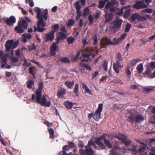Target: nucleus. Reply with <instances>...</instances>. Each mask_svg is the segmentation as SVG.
I'll use <instances>...</instances> for the list:
<instances>
[{
  "instance_id": "obj_1",
  "label": "nucleus",
  "mask_w": 155,
  "mask_h": 155,
  "mask_svg": "<svg viewBox=\"0 0 155 155\" xmlns=\"http://www.w3.org/2000/svg\"><path fill=\"white\" fill-rule=\"evenodd\" d=\"M44 83L42 82H40L38 84V89L36 91L35 96L33 94L32 95L31 100L33 102H36L41 105L45 107H49L51 105V102L47 101L45 97L43 96L42 97V91Z\"/></svg>"
},
{
  "instance_id": "obj_2",
  "label": "nucleus",
  "mask_w": 155,
  "mask_h": 155,
  "mask_svg": "<svg viewBox=\"0 0 155 155\" xmlns=\"http://www.w3.org/2000/svg\"><path fill=\"white\" fill-rule=\"evenodd\" d=\"M144 119V117L141 115H136L134 113L131 112L130 115L128 116L127 120L133 124L134 121L136 123L139 122L143 120Z\"/></svg>"
},
{
  "instance_id": "obj_3",
  "label": "nucleus",
  "mask_w": 155,
  "mask_h": 155,
  "mask_svg": "<svg viewBox=\"0 0 155 155\" xmlns=\"http://www.w3.org/2000/svg\"><path fill=\"white\" fill-rule=\"evenodd\" d=\"M121 41L119 38L117 39L116 38H114L112 41L110 39L106 38L102 41L101 45L103 48H105L108 45H117Z\"/></svg>"
},
{
  "instance_id": "obj_4",
  "label": "nucleus",
  "mask_w": 155,
  "mask_h": 155,
  "mask_svg": "<svg viewBox=\"0 0 155 155\" xmlns=\"http://www.w3.org/2000/svg\"><path fill=\"white\" fill-rule=\"evenodd\" d=\"M19 43L18 41H16L14 42L13 40H8L6 41L5 45L6 51L8 52H10L12 47L13 49H15L18 45Z\"/></svg>"
},
{
  "instance_id": "obj_5",
  "label": "nucleus",
  "mask_w": 155,
  "mask_h": 155,
  "mask_svg": "<svg viewBox=\"0 0 155 155\" xmlns=\"http://www.w3.org/2000/svg\"><path fill=\"white\" fill-rule=\"evenodd\" d=\"M123 21L121 19H119L117 18L112 23L111 28L116 32L118 31L121 28L122 24Z\"/></svg>"
},
{
  "instance_id": "obj_6",
  "label": "nucleus",
  "mask_w": 155,
  "mask_h": 155,
  "mask_svg": "<svg viewBox=\"0 0 155 155\" xmlns=\"http://www.w3.org/2000/svg\"><path fill=\"white\" fill-rule=\"evenodd\" d=\"M34 11L37 12V18L38 20H40L41 19H43L46 21L47 19V15H48V12L47 10H46L45 12H43L42 13H44L43 15L41 14V10L40 8L35 7L34 9Z\"/></svg>"
},
{
  "instance_id": "obj_7",
  "label": "nucleus",
  "mask_w": 155,
  "mask_h": 155,
  "mask_svg": "<svg viewBox=\"0 0 155 155\" xmlns=\"http://www.w3.org/2000/svg\"><path fill=\"white\" fill-rule=\"evenodd\" d=\"M114 137L120 140L126 146L130 145L131 141L130 140H127V137L124 135L119 134L114 136Z\"/></svg>"
},
{
  "instance_id": "obj_8",
  "label": "nucleus",
  "mask_w": 155,
  "mask_h": 155,
  "mask_svg": "<svg viewBox=\"0 0 155 155\" xmlns=\"http://www.w3.org/2000/svg\"><path fill=\"white\" fill-rule=\"evenodd\" d=\"M103 104L102 103L99 104L95 113H94L93 118L97 121L99 120L101 117V113L103 110Z\"/></svg>"
},
{
  "instance_id": "obj_9",
  "label": "nucleus",
  "mask_w": 155,
  "mask_h": 155,
  "mask_svg": "<svg viewBox=\"0 0 155 155\" xmlns=\"http://www.w3.org/2000/svg\"><path fill=\"white\" fill-rule=\"evenodd\" d=\"M38 31L39 32H42L43 31L46 29L44 28H41V27L42 28L45 26L46 23H44L43 19H41L40 20H38L37 22Z\"/></svg>"
},
{
  "instance_id": "obj_10",
  "label": "nucleus",
  "mask_w": 155,
  "mask_h": 155,
  "mask_svg": "<svg viewBox=\"0 0 155 155\" xmlns=\"http://www.w3.org/2000/svg\"><path fill=\"white\" fill-rule=\"evenodd\" d=\"M107 134H104L100 138L101 140H103L104 144L109 148H112V146L108 140H107L106 138Z\"/></svg>"
},
{
  "instance_id": "obj_11",
  "label": "nucleus",
  "mask_w": 155,
  "mask_h": 155,
  "mask_svg": "<svg viewBox=\"0 0 155 155\" xmlns=\"http://www.w3.org/2000/svg\"><path fill=\"white\" fill-rule=\"evenodd\" d=\"M5 21L7 25L8 26L12 25L16 22V19L15 17L12 16L9 18H6Z\"/></svg>"
},
{
  "instance_id": "obj_12",
  "label": "nucleus",
  "mask_w": 155,
  "mask_h": 155,
  "mask_svg": "<svg viewBox=\"0 0 155 155\" xmlns=\"http://www.w3.org/2000/svg\"><path fill=\"white\" fill-rule=\"evenodd\" d=\"M134 8L139 9L140 8H145L147 7V5L144 4L143 1L137 2L134 6Z\"/></svg>"
},
{
  "instance_id": "obj_13",
  "label": "nucleus",
  "mask_w": 155,
  "mask_h": 155,
  "mask_svg": "<svg viewBox=\"0 0 155 155\" xmlns=\"http://www.w3.org/2000/svg\"><path fill=\"white\" fill-rule=\"evenodd\" d=\"M54 34L53 33H51V32H50L49 33H48L45 35V42H47L49 41H52L54 39Z\"/></svg>"
},
{
  "instance_id": "obj_14",
  "label": "nucleus",
  "mask_w": 155,
  "mask_h": 155,
  "mask_svg": "<svg viewBox=\"0 0 155 155\" xmlns=\"http://www.w3.org/2000/svg\"><path fill=\"white\" fill-rule=\"evenodd\" d=\"M57 44L54 43L51 46L50 50V53L51 55L55 56L56 54V51L57 50Z\"/></svg>"
},
{
  "instance_id": "obj_15",
  "label": "nucleus",
  "mask_w": 155,
  "mask_h": 155,
  "mask_svg": "<svg viewBox=\"0 0 155 155\" xmlns=\"http://www.w3.org/2000/svg\"><path fill=\"white\" fill-rule=\"evenodd\" d=\"M123 67L120 64V65L118 64V63H114L113 64V69L115 73L118 74L120 71V69H122Z\"/></svg>"
},
{
  "instance_id": "obj_16",
  "label": "nucleus",
  "mask_w": 155,
  "mask_h": 155,
  "mask_svg": "<svg viewBox=\"0 0 155 155\" xmlns=\"http://www.w3.org/2000/svg\"><path fill=\"white\" fill-rule=\"evenodd\" d=\"M15 30L18 33L21 34L25 32L24 29L21 25L20 22H18V25L15 27Z\"/></svg>"
},
{
  "instance_id": "obj_17",
  "label": "nucleus",
  "mask_w": 155,
  "mask_h": 155,
  "mask_svg": "<svg viewBox=\"0 0 155 155\" xmlns=\"http://www.w3.org/2000/svg\"><path fill=\"white\" fill-rule=\"evenodd\" d=\"M70 150L68 145L64 146L62 147V151H60L59 154V155H67L66 151H69Z\"/></svg>"
},
{
  "instance_id": "obj_18",
  "label": "nucleus",
  "mask_w": 155,
  "mask_h": 155,
  "mask_svg": "<svg viewBox=\"0 0 155 155\" xmlns=\"http://www.w3.org/2000/svg\"><path fill=\"white\" fill-rule=\"evenodd\" d=\"M105 19L104 21V23L105 24L108 23L113 19V14L111 13H106L105 15Z\"/></svg>"
},
{
  "instance_id": "obj_19",
  "label": "nucleus",
  "mask_w": 155,
  "mask_h": 155,
  "mask_svg": "<svg viewBox=\"0 0 155 155\" xmlns=\"http://www.w3.org/2000/svg\"><path fill=\"white\" fill-rule=\"evenodd\" d=\"M101 140L100 137L98 138L95 141L96 143L99 146L101 149H105L106 147L103 143L101 142Z\"/></svg>"
},
{
  "instance_id": "obj_20",
  "label": "nucleus",
  "mask_w": 155,
  "mask_h": 155,
  "mask_svg": "<svg viewBox=\"0 0 155 155\" xmlns=\"http://www.w3.org/2000/svg\"><path fill=\"white\" fill-rule=\"evenodd\" d=\"M81 55L83 58H88L89 59L91 58H93L95 56V55L94 54L89 52H87V53H83Z\"/></svg>"
},
{
  "instance_id": "obj_21",
  "label": "nucleus",
  "mask_w": 155,
  "mask_h": 155,
  "mask_svg": "<svg viewBox=\"0 0 155 155\" xmlns=\"http://www.w3.org/2000/svg\"><path fill=\"white\" fill-rule=\"evenodd\" d=\"M85 147L86 152L88 153H87V155H95L94 151L92 149L91 147L88 146V144L87 146H85Z\"/></svg>"
},
{
  "instance_id": "obj_22",
  "label": "nucleus",
  "mask_w": 155,
  "mask_h": 155,
  "mask_svg": "<svg viewBox=\"0 0 155 155\" xmlns=\"http://www.w3.org/2000/svg\"><path fill=\"white\" fill-rule=\"evenodd\" d=\"M32 38L31 35L30 34H28L26 35L25 34L22 35V41L24 43L27 42V39H30Z\"/></svg>"
},
{
  "instance_id": "obj_23",
  "label": "nucleus",
  "mask_w": 155,
  "mask_h": 155,
  "mask_svg": "<svg viewBox=\"0 0 155 155\" xmlns=\"http://www.w3.org/2000/svg\"><path fill=\"white\" fill-rule=\"evenodd\" d=\"M66 94V90L64 88H61L60 90H58L57 93V95L58 97H61L64 95Z\"/></svg>"
},
{
  "instance_id": "obj_24",
  "label": "nucleus",
  "mask_w": 155,
  "mask_h": 155,
  "mask_svg": "<svg viewBox=\"0 0 155 155\" xmlns=\"http://www.w3.org/2000/svg\"><path fill=\"white\" fill-rule=\"evenodd\" d=\"M1 59L2 60L1 62L2 63L1 67L2 68H3L5 66L6 64L7 63V58L5 56L3 55Z\"/></svg>"
},
{
  "instance_id": "obj_25",
  "label": "nucleus",
  "mask_w": 155,
  "mask_h": 155,
  "mask_svg": "<svg viewBox=\"0 0 155 155\" xmlns=\"http://www.w3.org/2000/svg\"><path fill=\"white\" fill-rule=\"evenodd\" d=\"M60 61L61 63H69L71 62V60L67 57L60 58L58 61Z\"/></svg>"
},
{
  "instance_id": "obj_26",
  "label": "nucleus",
  "mask_w": 155,
  "mask_h": 155,
  "mask_svg": "<svg viewBox=\"0 0 155 155\" xmlns=\"http://www.w3.org/2000/svg\"><path fill=\"white\" fill-rule=\"evenodd\" d=\"M19 22H20L21 25V26L22 27H23L22 28L24 30H26L27 29L28 26V24L25 19H23L21 21H19Z\"/></svg>"
},
{
  "instance_id": "obj_27",
  "label": "nucleus",
  "mask_w": 155,
  "mask_h": 155,
  "mask_svg": "<svg viewBox=\"0 0 155 155\" xmlns=\"http://www.w3.org/2000/svg\"><path fill=\"white\" fill-rule=\"evenodd\" d=\"M116 63H118V64L120 65V62L122 61L123 59L122 58L120 53L119 52L117 53L116 55Z\"/></svg>"
},
{
  "instance_id": "obj_28",
  "label": "nucleus",
  "mask_w": 155,
  "mask_h": 155,
  "mask_svg": "<svg viewBox=\"0 0 155 155\" xmlns=\"http://www.w3.org/2000/svg\"><path fill=\"white\" fill-rule=\"evenodd\" d=\"M64 104L67 108L69 109H71L73 105L72 102L69 101L64 102Z\"/></svg>"
},
{
  "instance_id": "obj_29",
  "label": "nucleus",
  "mask_w": 155,
  "mask_h": 155,
  "mask_svg": "<svg viewBox=\"0 0 155 155\" xmlns=\"http://www.w3.org/2000/svg\"><path fill=\"white\" fill-rule=\"evenodd\" d=\"M65 85L67 86L69 89H71L72 87L73 86L74 82L73 81H66L65 82Z\"/></svg>"
},
{
  "instance_id": "obj_30",
  "label": "nucleus",
  "mask_w": 155,
  "mask_h": 155,
  "mask_svg": "<svg viewBox=\"0 0 155 155\" xmlns=\"http://www.w3.org/2000/svg\"><path fill=\"white\" fill-rule=\"evenodd\" d=\"M82 87L83 89L85 90V92L87 93H89V94L92 95L91 93V91L89 89L87 86L84 84H83L82 85Z\"/></svg>"
},
{
  "instance_id": "obj_31",
  "label": "nucleus",
  "mask_w": 155,
  "mask_h": 155,
  "mask_svg": "<svg viewBox=\"0 0 155 155\" xmlns=\"http://www.w3.org/2000/svg\"><path fill=\"white\" fill-rule=\"evenodd\" d=\"M108 1L109 0H101L99 2L98 8H103L106 2Z\"/></svg>"
},
{
  "instance_id": "obj_32",
  "label": "nucleus",
  "mask_w": 155,
  "mask_h": 155,
  "mask_svg": "<svg viewBox=\"0 0 155 155\" xmlns=\"http://www.w3.org/2000/svg\"><path fill=\"white\" fill-rule=\"evenodd\" d=\"M137 73L140 74L142 73L143 70V65L140 63L138 65L137 67Z\"/></svg>"
},
{
  "instance_id": "obj_33",
  "label": "nucleus",
  "mask_w": 155,
  "mask_h": 155,
  "mask_svg": "<svg viewBox=\"0 0 155 155\" xmlns=\"http://www.w3.org/2000/svg\"><path fill=\"white\" fill-rule=\"evenodd\" d=\"M80 65L82 67L85 68L87 70H89V71H92V69L91 67L87 64H85L81 62L80 64Z\"/></svg>"
},
{
  "instance_id": "obj_34",
  "label": "nucleus",
  "mask_w": 155,
  "mask_h": 155,
  "mask_svg": "<svg viewBox=\"0 0 155 155\" xmlns=\"http://www.w3.org/2000/svg\"><path fill=\"white\" fill-rule=\"evenodd\" d=\"M78 90L79 85L77 83L75 84L74 87V90L73 91L77 97L79 96Z\"/></svg>"
},
{
  "instance_id": "obj_35",
  "label": "nucleus",
  "mask_w": 155,
  "mask_h": 155,
  "mask_svg": "<svg viewBox=\"0 0 155 155\" xmlns=\"http://www.w3.org/2000/svg\"><path fill=\"white\" fill-rule=\"evenodd\" d=\"M59 25L58 24H56L54 25L52 27V30L51 31V33L54 34L55 32L57 31L59 29Z\"/></svg>"
},
{
  "instance_id": "obj_36",
  "label": "nucleus",
  "mask_w": 155,
  "mask_h": 155,
  "mask_svg": "<svg viewBox=\"0 0 155 155\" xmlns=\"http://www.w3.org/2000/svg\"><path fill=\"white\" fill-rule=\"evenodd\" d=\"M49 133L50 135V137L51 139H53L54 138V131L53 128H49L48 129Z\"/></svg>"
},
{
  "instance_id": "obj_37",
  "label": "nucleus",
  "mask_w": 155,
  "mask_h": 155,
  "mask_svg": "<svg viewBox=\"0 0 155 155\" xmlns=\"http://www.w3.org/2000/svg\"><path fill=\"white\" fill-rule=\"evenodd\" d=\"M74 6L77 10H80L81 6L80 5V3L78 1H77L74 4Z\"/></svg>"
},
{
  "instance_id": "obj_38",
  "label": "nucleus",
  "mask_w": 155,
  "mask_h": 155,
  "mask_svg": "<svg viewBox=\"0 0 155 155\" xmlns=\"http://www.w3.org/2000/svg\"><path fill=\"white\" fill-rule=\"evenodd\" d=\"M24 63L23 64L22 66L24 67L25 69H26L31 64L28 62L26 59L24 60Z\"/></svg>"
},
{
  "instance_id": "obj_39",
  "label": "nucleus",
  "mask_w": 155,
  "mask_h": 155,
  "mask_svg": "<svg viewBox=\"0 0 155 155\" xmlns=\"http://www.w3.org/2000/svg\"><path fill=\"white\" fill-rule=\"evenodd\" d=\"M139 15L137 13H134L132 15L131 19L133 21H134L137 19L138 20Z\"/></svg>"
},
{
  "instance_id": "obj_40",
  "label": "nucleus",
  "mask_w": 155,
  "mask_h": 155,
  "mask_svg": "<svg viewBox=\"0 0 155 155\" xmlns=\"http://www.w3.org/2000/svg\"><path fill=\"white\" fill-rule=\"evenodd\" d=\"M127 8V7L125 6V7H123L122 8L120 9L119 10H118L116 12L117 13V15H121L123 14V10L124 9H126Z\"/></svg>"
},
{
  "instance_id": "obj_41",
  "label": "nucleus",
  "mask_w": 155,
  "mask_h": 155,
  "mask_svg": "<svg viewBox=\"0 0 155 155\" xmlns=\"http://www.w3.org/2000/svg\"><path fill=\"white\" fill-rule=\"evenodd\" d=\"M27 87L29 89H31L32 85L34 84V82L33 80H30L27 82Z\"/></svg>"
},
{
  "instance_id": "obj_42",
  "label": "nucleus",
  "mask_w": 155,
  "mask_h": 155,
  "mask_svg": "<svg viewBox=\"0 0 155 155\" xmlns=\"http://www.w3.org/2000/svg\"><path fill=\"white\" fill-rule=\"evenodd\" d=\"M89 9L87 7L84 10L83 15L84 17H85L89 15Z\"/></svg>"
},
{
  "instance_id": "obj_43",
  "label": "nucleus",
  "mask_w": 155,
  "mask_h": 155,
  "mask_svg": "<svg viewBox=\"0 0 155 155\" xmlns=\"http://www.w3.org/2000/svg\"><path fill=\"white\" fill-rule=\"evenodd\" d=\"M74 40V38L72 36L68 37L67 39V41L70 44H72Z\"/></svg>"
},
{
  "instance_id": "obj_44",
  "label": "nucleus",
  "mask_w": 155,
  "mask_h": 155,
  "mask_svg": "<svg viewBox=\"0 0 155 155\" xmlns=\"http://www.w3.org/2000/svg\"><path fill=\"white\" fill-rule=\"evenodd\" d=\"M130 12V9H127L125 10L124 12V18H127L129 16Z\"/></svg>"
},
{
  "instance_id": "obj_45",
  "label": "nucleus",
  "mask_w": 155,
  "mask_h": 155,
  "mask_svg": "<svg viewBox=\"0 0 155 155\" xmlns=\"http://www.w3.org/2000/svg\"><path fill=\"white\" fill-rule=\"evenodd\" d=\"M64 32H59V34L60 36V37L61 38L62 40L65 39L66 38L67 35L66 34H65Z\"/></svg>"
},
{
  "instance_id": "obj_46",
  "label": "nucleus",
  "mask_w": 155,
  "mask_h": 155,
  "mask_svg": "<svg viewBox=\"0 0 155 155\" xmlns=\"http://www.w3.org/2000/svg\"><path fill=\"white\" fill-rule=\"evenodd\" d=\"M153 90V89L151 88H144L143 89V92L144 94H147L150 91Z\"/></svg>"
},
{
  "instance_id": "obj_47",
  "label": "nucleus",
  "mask_w": 155,
  "mask_h": 155,
  "mask_svg": "<svg viewBox=\"0 0 155 155\" xmlns=\"http://www.w3.org/2000/svg\"><path fill=\"white\" fill-rule=\"evenodd\" d=\"M11 62L12 64H14L17 63L18 61V58L14 57H11Z\"/></svg>"
},
{
  "instance_id": "obj_48",
  "label": "nucleus",
  "mask_w": 155,
  "mask_h": 155,
  "mask_svg": "<svg viewBox=\"0 0 155 155\" xmlns=\"http://www.w3.org/2000/svg\"><path fill=\"white\" fill-rule=\"evenodd\" d=\"M131 26V25L130 24L127 23L126 25L125 31L126 32H128L129 31Z\"/></svg>"
},
{
  "instance_id": "obj_49",
  "label": "nucleus",
  "mask_w": 155,
  "mask_h": 155,
  "mask_svg": "<svg viewBox=\"0 0 155 155\" xmlns=\"http://www.w3.org/2000/svg\"><path fill=\"white\" fill-rule=\"evenodd\" d=\"M25 2L26 4H29V5L31 7L34 6V3L32 0H25Z\"/></svg>"
},
{
  "instance_id": "obj_50",
  "label": "nucleus",
  "mask_w": 155,
  "mask_h": 155,
  "mask_svg": "<svg viewBox=\"0 0 155 155\" xmlns=\"http://www.w3.org/2000/svg\"><path fill=\"white\" fill-rule=\"evenodd\" d=\"M102 66L105 71H107V63L106 61H104Z\"/></svg>"
},
{
  "instance_id": "obj_51",
  "label": "nucleus",
  "mask_w": 155,
  "mask_h": 155,
  "mask_svg": "<svg viewBox=\"0 0 155 155\" xmlns=\"http://www.w3.org/2000/svg\"><path fill=\"white\" fill-rule=\"evenodd\" d=\"M36 48V46L35 45V44H32L31 46L28 47V50L31 51L32 50H35Z\"/></svg>"
},
{
  "instance_id": "obj_52",
  "label": "nucleus",
  "mask_w": 155,
  "mask_h": 155,
  "mask_svg": "<svg viewBox=\"0 0 155 155\" xmlns=\"http://www.w3.org/2000/svg\"><path fill=\"white\" fill-rule=\"evenodd\" d=\"M68 146L70 147V148H73L76 147L74 143L72 142L68 141Z\"/></svg>"
},
{
  "instance_id": "obj_53",
  "label": "nucleus",
  "mask_w": 155,
  "mask_h": 155,
  "mask_svg": "<svg viewBox=\"0 0 155 155\" xmlns=\"http://www.w3.org/2000/svg\"><path fill=\"white\" fill-rule=\"evenodd\" d=\"M94 44L95 45H97L98 42V40L97 34H95L94 36Z\"/></svg>"
},
{
  "instance_id": "obj_54",
  "label": "nucleus",
  "mask_w": 155,
  "mask_h": 155,
  "mask_svg": "<svg viewBox=\"0 0 155 155\" xmlns=\"http://www.w3.org/2000/svg\"><path fill=\"white\" fill-rule=\"evenodd\" d=\"M68 25V26H72L74 24V21L72 19H70L67 21Z\"/></svg>"
},
{
  "instance_id": "obj_55",
  "label": "nucleus",
  "mask_w": 155,
  "mask_h": 155,
  "mask_svg": "<svg viewBox=\"0 0 155 155\" xmlns=\"http://www.w3.org/2000/svg\"><path fill=\"white\" fill-rule=\"evenodd\" d=\"M150 68H147V70L146 71H145L143 73V74L144 75H146L147 74L148 75V77H150Z\"/></svg>"
},
{
  "instance_id": "obj_56",
  "label": "nucleus",
  "mask_w": 155,
  "mask_h": 155,
  "mask_svg": "<svg viewBox=\"0 0 155 155\" xmlns=\"http://www.w3.org/2000/svg\"><path fill=\"white\" fill-rule=\"evenodd\" d=\"M140 60V59H135L134 60H133L131 64V66H133L135 65Z\"/></svg>"
},
{
  "instance_id": "obj_57",
  "label": "nucleus",
  "mask_w": 155,
  "mask_h": 155,
  "mask_svg": "<svg viewBox=\"0 0 155 155\" xmlns=\"http://www.w3.org/2000/svg\"><path fill=\"white\" fill-rule=\"evenodd\" d=\"M143 12L148 13H152L153 11L151 9L149 8H146L142 11Z\"/></svg>"
},
{
  "instance_id": "obj_58",
  "label": "nucleus",
  "mask_w": 155,
  "mask_h": 155,
  "mask_svg": "<svg viewBox=\"0 0 155 155\" xmlns=\"http://www.w3.org/2000/svg\"><path fill=\"white\" fill-rule=\"evenodd\" d=\"M125 72L128 77L130 78L131 75V71L128 68L126 69L125 70Z\"/></svg>"
},
{
  "instance_id": "obj_59",
  "label": "nucleus",
  "mask_w": 155,
  "mask_h": 155,
  "mask_svg": "<svg viewBox=\"0 0 155 155\" xmlns=\"http://www.w3.org/2000/svg\"><path fill=\"white\" fill-rule=\"evenodd\" d=\"M78 146L80 148H83L84 147V143L82 141H79Z\"/></svg>"
},
{
  "instance_id": "obj_60",
  "label": "nucleus",
  "mask_w": 155,
  "mask_h": 155,
  "mask_svg": "<svg viewBox=\"0 0 155 155\" xmlns=\"http://www.w3.org/2000/svg\"><path fill=\"white\" fill-rule=\"evenodd\" d=\"M147 20L146 18L144 16H141L139 15L138 20L139 21H144Z\"/></svg>"
},
{
  "instance_id": "obj_61",
  "label": "nucleus",
  "mask_w": 155,
  "mask_h": 155,
  "mask_svg": "<svg viewBox=\"0 0 155 155\" xmlns=\"http://www.w3.org/2000/svg\"><path fill=\"white\" fill-rule=\"evenodd\" d=\"M60 40H62L61 38L59 36H57L56 39V42H55V43L57 44H59V43Z\"/></svg>"
},
{
  "instance_id": "obj_62",
  "label": "nucleus",
  "mask_w": 155,
  "mask_h": 155,
  "mask_svg": "<svg viewBox=\"0 0 155 155\" xmlns=\"http://www.w3.org/2000/svg\"><path fill=\"white\" fill-rule=\"evenodd\" d=\"M60 40H62L61 38L59 36H57L56 39V42H55V43L57 44H59V43Z\"/></svg>"
},
{
  "instance_id": "obj_63",
  "label": "nucleus",
  "mask_w": 155,
  "mask_h": 155,
  "mask_svg": "<svg viewBox=\"0 0 155 155\" xmlns=\"http://www.w3.org/2000/svg\"><path fill=\"white\" fill-rule=\"evenodd\" d=\"M117 9V8L114 6V5H111L110 8V10L111 12H114L116 11Z\"/></svg>"
},
{
  "instance_id": "obj_64",
  "label": "nucleus",
  "mask_w": 155,
  "mask_h": 155,
  "mask_svg": "<svg viewBox=\"0 0 155 155\" xmlns=\"http://www.w3.org/2000/svg\"><path fill=\"white\" fill-rule=\"evenodd\" d=\"M126 36V34L124 33L121 35V36L119 38L121 40V41H122L125 38Z\"/></svg>"
}]
</instances>
